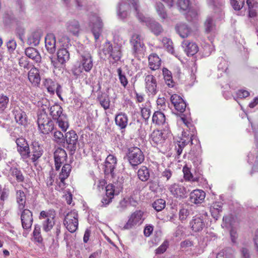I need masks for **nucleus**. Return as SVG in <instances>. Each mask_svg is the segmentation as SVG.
Listing matches in <instances>:
<instances>
[{"label":"nucleus","instance_id":"obj_1","mask_svg":"<svg viewBox=\"0 0 258 258\" xmlns=\"http://www.w3.org/2000/svg\"><path fill=\"white\" fill-rule=\"evenodd\" d=\"M79 57L77 61V65L73 70L75 76H78L84 71L89 73L93 67V59L90 52L87 50H79Z\"/></svg>","mask_w":258,"mask_h":258},{"label":"nucleus","instance_id":"obj_2","mask_svg":"<svg viewBox=\"0 0 258 258\" xmlns=\"http://www.w3.org/2000/svg\"><path fill=\"white\" fill-rule=\"evenodd\" d=\"M49 114L56 121L62 131L66 132L69 127L67 116L62 113V108L58 104H54L49 108Z\"/></svg>","mask_w":258,"mask_h":258},{"label":"nucleus","instance_id":"obj_3","mask_svg":"<svg viewBox=\"0 0 258 258\" xmlns=\"http://www.w3.org/2000/svg\"><path fill=\"white\" fill-rule=\"evenodd\" d=\"M37 122L39 131L44 135H48L54 130L53 121L45 112L38 114Z\"/></svg>","mask_w":258,"mask_h":258},{"label":"nucleus","instance_id":"obj_4","mask_svg":"<svg viewBox=\"0 0 258 258\" xmlns=\"http://www.w3.org/2000/svg\"><path fill=\"white\" fill-rule=\"evenodd\" d=\"M55 213L54 210L42 211L39 216V219L41 221L43 231L48 232L50 231L54 225V218Z\"/></svg>","mask_w":258,"mask_h":258},{"label":"nucleus","instance_id":"obj_5","mask_svg":"<svg viewBox=\"0 0 258 258\" xmlns=\"http://www.w3.org/2000/svg\"><path fill=\"white\" fill-rule=\"evenodd\" d=\"M139 7L138 10L135 11L136 13V16L141 22H143L149 27L151 31L156 35H160L163 31L162 26L157 22L151 19L149 17H146L142 13H139Z\"/></svg>","mask_w":258,"mask_h":258},{"label":"nucleus","instance_id":"obj_6","mask_svg":"<svg viewBox=\"0 0 258 258\" xmlns=\"http://www.w3.org/2000/svg\"><path fill=\"white\" fill-rule=\"evenodd\" d=\"M63 147L73 155L77 149L78 136L74 131H70L65 134Z\"/></svg>","mask_w":258,"mask_h":258},{"label":"nucleus","instance_id":"obj_7","mask_svg":"<svg viewBox=\"0 0 258 258\" xmlns=\"http://www.w3.org/2000/svg\"><path fill=\"white\" fill-rule=\"evenodd\" d=\"M127 156L130 164L133 166L141 164L145 159L143 152L138 147L130 148Z\"/></svg>","mask_w":258,"mask_h":258},{"label":"nucleus","instance_id":"obj_8","mask_svg":"<svg viewBox=\"0 0 258 258\" xmlns=\"http://www.w3.org/2000/svg\"><path fill=\"white\" fill-rule=\"evenodd\" d=\"M64 225L71 233L75 232L78 227V214L75 211H71L67 214L63 221Z\"/></svg>","mask_w":258,"mask_h":258},{"label":"nucleus","instance_id":"obj_9","mask_svg":"<svg viewBox=\"0 0 258 258\" xmlns=\"http://www.w3.org/2000/svg\"><path fill=\"white\" fill-rule=\"evenodd\" d=\"M89 21V26L91 28L95 39L97 40L102 32L103 23L100 18L96 14H91Z\"/></svg>","mask_w":258,"mask_h":258},{"label":"nucleus","instance_id":"obj_10","mask_svg":"<svg viewBox=\"0 0 258 258\" xmlns=\"http://www.w3.org/2000/svg\"><path fill=\"white\" fill-rule=\"evenodd\" d=\"M165 131H154L150 136V142L153 146L160 149L163 147L167 138L168 133H165Z\"/></svg>","mask_w":258,"mask_h":258},{"label":"nucleus","instance_id":"obj_11","mask_svg":"<svg viewBox=\"0 0 258 258\" xmlns=\"http://www.w3.org/2000/svg\"><path fill=\"white\" fill-rule=\"evenodd\" d=\"M15 142L17 146V151L23 160L31 157V150L25 138L23 137L17 138Z\"/></svg>","mask_w":258,"mask_h":258},{"label":"nucleus","instance_id":"obj_12","mask_svg":"<svg viewBox=\"0 0 258 258\" xmlns=\"http://www.w3.org/2000/svg\"><path fill=\"white\" fill-rule=\"evenodd\" d=\"M207 216V212H203L199 215L193 217L189 223L190 227L192 231L196 232L202 231L205 227V219Z\"/></svg>","mask_w":258,"mask_h":258},{"label":"nucleus","instance_id":"obj_13","mask_svg":"<svg viewBox=\"0 0 258 258\" xmlns=\"http://www.w3.org/2000/svg\"><path fill=\"white\" fill-rule=\"evenodd\" d=\"M70 59V53L66 48L59 49L57 52V59L51 58V63L55 68H59Z\"/></svg>","mask_w":258,"mask_h":258},{"label":"nucleus","instance_id":"obj_14","mask_svg":"<svg viewBox=\"0 0 258 258\" xmlns=\"http://www.w3.org/2000/svg\"><path fill=\"white\" fill-rule=\"evenodd\" d=\"M168 190L174 197L179 199L186 198L189 192V190H187L186 187L176 183L170 185Z\"/></svg>","mask_w":258,"mask_h":258},{"label":"nucleus","instance_id":"obj_15","mask_svg":"<svg viewBox=\"0 0 258 258\" xmlns=\"http://www.w3.org/2000/svg\"><path fill=\"white\" fill-rule=\"evenodd\" d=\"M19 211L21 212V221L23 228L26 230H30L33 223L32 212L27 209Z\"/></svg>","mask_w":258,"mask_h":258},{"label":"nucleus","instance_id":"obj_16","mask_svg":"<svg viewBox=\"0 0 258 258\" xmlns=\"http://www.w3.org/2000/svg\"><path fill=\"white\" fill-rule=\"evenodd\" d=\"M105 54H108L109 57L112 58L115 62L119 61L122 56L121 47L119 45L112 46L110 42L106 44L104 48Z\"/></svg>","mask_w":258,"mask_h":258},{"label":"nucleus","instance_id":"obj_17","mask_svg":"<svg viewBox=\"0 0 258 258\" xmlns=\"http://www.w3.org/2000/svg\"><path fill=\"white\" fill-rule=\"evenodd\" d=\"M143 214L141 211H137L134 212L129 218L127 223L124 225L123 229H131L136 225H140L143 222Z\"/></svg>","mask_w":258,"mask_h":258},{"label":"nucleus","instance_id":"obj_18","mask_svg":"<svg viewBox=\"0 0 258 258\" xmlns=\"http://www.w3.org/2000/svg\"><path fill=\"white\" fill-rule=\"evenodd\" d=\"M54 165L56 170H58L61 165L67 161V154L66 151L58 148L54 152Z\"/></svg>","mask_w":258,"mask_h":258},{"label":"nucleus","instance_id":"obj_19","mask_svg":"<svg viewBox=\"0 0 258 258\" xmlns=\"http://www.w3.org/2000/svg\"><path fill=\"white\" fill-rule=\"evenodd\" d=\"M117 164L116 157L111 154H109L106 158L104 165V173L105 175H110L111 177L114 175V170Z\"/></svg>","mask_w":258,"mask_h":258},{"label":"nucleus","instance_id":"obj_20","mask_svg":"<svg viewBox=\"0 0 258 258\" xmlns=\"http://www.w3.org/2000/svg\"><path fill=\"white\" fill-rule=\"evenodd\" d=\"M145 88L149 95H155L157 92V81L155 77L148 75L145 77Z\"/></svg>","mask_w":258,"mask_h":258},{"label":"nucleus","instance_id":"obj_21","mask_svg":"<svg viewBox=\"0 0 258 258\" xmlns=\"http://www.w3.org/2000/svg\"><path fill=\"white\" fill-rule=\"evenodd\" d=\"M31 158L33 162L37 161L42 155L43 150L40 144L36 141L32 142L31 145Z\"/></svg>","mask_w":258,"mask_h":258},{"label":"nucleus","instance_id":"obj_22","mask_svg":"<svg viewBox=\"0 0 258 258\" xmlns=\"http://www.w3.org/2000/svg\"><path fill=\"white\" fill-rule=\"evenodd\" d=\"M205 196L206 194L203 190H194L190 194L189 201L195 204H199L204 201Z\"/></svg>","mask_w":258,"mask_h":258},{"label":"nucleus","instance_id":"obj_23","mask_svg":"<svg viewBox=\"0 0 258 258\" xmlns=\"http://www.w3.org/2000/svg\"><path fill=\"white\" fill-rule=\"evenodd\" d=\"M181 120L185 124V125L188 128L187 130L188 133L186 132H183L182 133V136L185 137H188L191 140V144H193V141L195 139L196 136L195 134L196 133V130L195 127L191 124V123L188 122L184 116H181Z\"/></svg>","mask_w":258,"mask_h":258},{"label":"nucleus","instance_id":"obj_24","mask_svg":"<svg viewBox=\"0 0 258 258\" xmlns=\"http://www.w3.org/2000/svg\"><path fill=\"white\" fill-rule=\"evenodd\" d=\"M208 4L213 6L214 13H217L218 17L217 18L221 19L224 16V12L222 10L224 2L223 0H208Z\"/></svg>","mask_w":258,"mask_h":258},{"label":"nucleus","instance_id":"obj_25","mask_svg":"<svg viewBox=\"0 0 258 258\" xmlns=\"http://www.w3.org/2000/svg\"><path fill=\"white\" fill-rule=\"evenodd\" d=\"M182 45L184 47V51L188 56H192L199 51V47L196 43L184 40L182 42Z\"/></svg>","mask_w":258,"mask_h":258},{"label":"nucleus","instance_id":"obj_26","mask_svg":"<svg viewBox=\"0 0 258 258\" xmlns=\"http://www.w3.org/2000/svg\"><path fill=\"white\" fill-rule=\"evenodd\" d=\"M45 47L50 53H53L55 50L56 39L53 33L48 34L45 38Z\"/></svg>","mask_w":258,"mask_h":258},{"label":"nucleus","instance_id":"obj_27","mask_svg":"<svg viewBox=\"0 0 258 258\" xmlns=\"http://www.w3.org/2000/svg\"><path fill=\"white\" fill-rule=\"evenodd\" d=\"M116 124L120 128V129H124L128 123L127 115L123 112H120L116 115L115 118Z\"/></svg>","mask_w":258,"mask_h":258},{"label":"nucleus","instance_id":"obj_28","mask_svg":"<svg viewBox=\"0 0 258 258\" xmlns=\"http://www.w3.org/2000/svg\"><path fill=\"white\" fill-rule=\"evenodd\" d=\"M28 79L29 81L35 86L38 85L40 83V77L38 69L36 68L32 67L28 72Z\"/></svg>","mask_w":258,"mask_h":258},{"label":"nucleus","instance_id":"obj_29","mask_svg":"<svg viewBox=\"0 0 258 258\" xmlns=\"http://www.w3.org/2000/svg\"><path fill=\"white\" fill-rule=\"evenodd\" d=\"M131 43L133 46V49L135 52L140 50V49L144 46L141 36L138 34H135L132 36Z\"/></svg>","mask_w":258,"mask_h":258},{"label":"nucleus","instance_id":"obj_30","mask_svg":"<svg viewBox=\"0 0 258 258\" xmlns=\"http://www.w3.org/2000/svg\"><path fill=\"white\" fill-rule=\"evenodd\" d=\"M246 5L248 9V17L254 18L257 16L258 10V3L256 0H247Z\"/></svg>","mask_w":258,"mask_h":258},{"label":"nucleus","instance_id":"obj_31","mask_svg":"<svg viewBox=\"0 0 258 258\" xmlns=\"http://www.w3.org/2000/svg\"><path fill=\"white\" fill-rule=\"evenodd\" d=\"M150 68L153 71L158 69L160 66L161 60L157 54L153 53L150 54L148 58Z\"/></svg>","mask_w":258,"mask_h":258},{"label":"nucleus","instance_id":"obj_32","mask_svg":"<svg viewBox=\"0 0 258 258\" xmlns=\"http://www.w3.org/2000/svg\"><path fill=\"white\" fill-rule=\"evenodd\" d=\"M25 54L27 57L34 60L36 62H40L41 57L38 51L33 47H28L25 49Z\"/></svg>","mask_w":258,"mask_h":258},{"label":"nucleus","instance_id":"obj_33","mask_svg":"<svg viewBox=\"0 0 258 258\" xmlns=\"http://www.w3.org/2000/svg\"><path fill=\"white\" fill-rule=\"evenodd\" d=\"M223 204L221 202H215L213 203L210 208L212 216L216 220H218L221 216L220 213L222 211Z\"/></svg>","mask_w":258,"mask_h":258},{"label":"nucleus","instance_id":"obj_34","mask_svg":"<svg viewBox=\"0 0 258 258\" xmlns=\"http://www.w3.org/2000/svg\"><path fill=\"white\" fill-rule=\"evenodd\" d=\"M175 29L180 36L183 38L187 37L191 33L190 28L186 24L180 23L177 24Z\"/></svg>","mask_w":258,"mask_h":258},{"label":"nucleus","instance_id":"obj_35","mask_svg":"<svg viewBox=\"0 0 258 258\" xmlns=\"http://www.w3.org/2000/svg\"><path fill=\"white\" fill-rule=\"evenodd\" d=\"M67 31L73 35H77L80 31V24L78 21L72 20L68 21L66 25Z\"/></svg>","mask_w":258,"mask_h":258},{"label":"nucleus","instance_id":"obj_36","mask_svg":"<svg viewBox=\"0 0 258 258\" xmlns=\"http://www.w3.org/2000/svg\"><path fill=\"white\" fill-rule=\"evenodd\" d=\"M41 37V33L39 31H36L32 32L28 37V44L36 46L39 44Z\"/></svg>","mask_w":258,"mask_h":258},{"label":"nucleus","instance_id":"obj_37","mask_svg":"<svg viewBox=\"0 0 258 258\" xmlns=\"http://www.w3.org/2000/svg\"><path fill=\"white\" fill-rule=\"evenodd\" d=\"M183 172V177L186 181L195 182L199 181L200 178V175H192L191 173L190 169L186 166H184L182 169Z\"/></svg>","mask_w":258,"mask_h":258},{"label":"nucleus","instance_id":"obj_38","mask_svg":"<svg viewBox=\"0 0 258 258\" xmlns=\"http://www.w3.org/2000/svg\"><path fill=\"white\" fill-rule=\"evenodd\" d=\"M162 73L166 84L169 87H173L175 83L173 80L171 72L167 69L164 68L162 70Z\"/></svg>","mask_w":258,"mask_h":258},{"label":"nucleus","instance_id":"obj_39","mask_svg":"<svg viewBox=\"0 0 258 258\" xmlns=\"http://www.w3.org/2000/svg\"><path fill=\"white\" fill-rule=\"evenodd\" d=\"M155 8L159 17L163 20L168 18V15L165 10L164 6L161 2H157Z\"/></svg>","mask_w":258,"mask_h":258},{"label":"nucleus","instance_id":"obj_40","mask_svg":"<svg viewBox=\"0 0 258 258\" xmlns=\"http://www.w3.org/2000/svg\"><path fill=\"white\" fill-rule=\"evenodd\" d=\"M17 202L18 204V209H25L26 203V196L23 191L19 190L16 192Z\"/></svg>","mask_w":258,"mask_h":258},{"label":"nucleus","instance_id":"obj_41","mask_svg":"<svg viewBox=\"0 0 258 258\" xmlns=\"http://www.w3.org/2000/svg\"><path fill=\"white\" fill-rule=\"evenodd\" d=\"M15 118L17 123L21 125H25L27 123L26 114L21 110H16L14 111Z\"/></svg>","mask_w":258,"mask_h":258},{"label":"nucleus","instance_id":"obj_42","mask_svg":"<svg viewBox=\"0 0 258 258\" xmlns=\"http://www.w3.org/2000/svg\"><path fill=\"white\" fill-rule=\"evenodd\" d=\"M216 25L213 18L208 16L204 23L205 32L209 33L213 32L215 29Z\"/></svg>","mask_w":258,"mask_h":258},{"label":"nucleus","instance_id":"obj_43","mask_svg":"<svg viewBox=\"0 0 258 258\" xmlns=\"http://www.w3.org/2000/svg\"><path fill=\"white\" fill-rule=\"evenodd\" d=\"M165 116L164 113L161 111H156L152 117V121L158 125L165 124Z\"/></svg>","mask_w":258,"mask_h":258},{"label":"nucleus","instance_id":"obj_44","mask_svg":"<svg viewBox=\"0 0 258 258\" xmlns=\"http://www.w3.org/2000/svg\"><path fill=\"white\" fill-rule=\"evenodd\" d=\"M71 171V166L69 164H64L61 169V171L59 174V179L61 182L63 183L64 180L67 179Z\"/></svg>","mask_w":258,"mask_h":258},{"label":"nucleus","instance_id":"obj_45","mask_svg":"<svg viewBox=\"0 0 258 258\" xmlns=\"http://www.w3.org/2000/svg\"><path fill=\"white\" fill-rule=\"evenodd\" d=\"M138 176L142 181H147L150 177L149 169L146 166H142L138 171Z\"/></svg>","mask_w":258,"mask_h":258},{"label":"nucleus","instance_id":"obj_46","mask_svg":"<svg viewBox=\"0 0 258 258\" xmlns=\"http://www.w3.org/2000/svg\"><path fill=\"white\" fill-rule=\"evenodd\" d=\"M191 210L187 207H181V209L179 211L178 213V217L179 220L181 222H184L188 218V217L190 215Z\"/></svg>","mask_w":258,"mask_h":258},{"label":"nucleus","instance_id":"obj_47","mask_svg":"<svg viewBox=\"0 0 258 258\" xmlns=\"http://www.w3.org/2000/svg\"><path fill=\"white\" fill-rule=\"evenodd\" d=\"M33 239L35 242L42 243L43 238L41 235V229L39 225H35L33 232Z\"/></svg>","mask_w":258,"mask_h":258},{"label":"nucleus","instance_id":"obj_48","mask_svg":"<svg viewBox=\"0 0 258 258\" xmlns=\"http://www.w3.org/2000/svg\"><path fill=\"white\" fill-rule=\"evenodd\" d=\"M117 73L121 85L124 88H126L128 82L124 73H122V69H121V68H119L117 69Z\"/></svg>","mask_w":258,"mask_h":258},{"label":"nucleus","instance_id":"obj_49","mask_svg":"<svg viewBox=\"0 0 258 258\" xmlns=\"http://www.w3.org/2000/svg\"><path fill=\"white\" fill-rule=\"evenodd\" d=\"M166 206V202L165 200L159 199L156 200L153 204V208L157 212H159L164 209Z\"/></svg>","mask_w":258,"mask_h":258},{"label":"nucleus","instance_id":"obj_50","mask_svg":"<svg viewBox=\"0 0 258 258\" xmlns=\"http://www.w3.org/2000/svg\"><path fill=\"white\" fill-rule=\"evenodd\" d=\"M12 176H15L18 182H23L24 177L20 170L15 167H12L10 169Z\"/></svg>","mask_w":258,"mask_h":258},{"label":"nucleus","instance_id":"obj_51","mask_svg":"<svg viewBox=\"0 0 258 258\" xmlns=\"http://www.w3.org/2000/svg\"><path fill=\"white\" fill-rule=\"evenodd\" d=\"M162 43L164 47L169 52L172 54L173 53L174 48L172 45V42L170 39L167 37H163L162 39Z\"/></svg>","mask_w":258,"mask_h":258},{"label":"nucleus","instance_id":"obj_52","mask_svg":"<svg viewBox=\"0 0 258 258\" xmlns=\"http://www.w3.org/2000/svg\"><path fill=\"white\" fill-rule=\"evenodd\" d=\"M9 102V98L6 95H0V113H2L7 107Z\"/></svg>","mask_w":258,"mask_h":258},{"label":"nucleus","instance_id":"obj_53","mask_svg":"<svg viewBox=\"0 0 258 258\" xmlns=\"http://www.w3.org/2000/svg\"><path fill=\"white\" fill-rule=\"evenodd\" d=\"M56 83L50 79H46L44 82V86L47 88L49 92L54 94Z\"/></svg>","mask_w":258,"mask_h":258},{"label":"nucleus","instance_id":"obj_54","mask_svg":"<svg viewBox=\"0 0 258 258\" xmlns=\"http://www.w3.org/2000/svg\"><path fill=\"white\" fill-rule=\"evenodd\" d=\"M231 5L235 10H240L244 5V0H230Z\"/></svg>","mask_w":258,"mask_h":258},{"label":"nucleus","instance_id":"obj_55","mask_svg":"<svg viewBox=\"0 0 258 258\" xmlns=\"http://www.w3.org/2000/svg\"><path fill=\"white\" fill-rule=\"evenodd\" d=\"M19 64L21 68L28 70L31 69L32 65L29 63L27 58L25 57H21L19 60Z\"/></svg>","mask_w":258,"mask_h":258},{"label":"nucleus","instance_id":"obj_56","mask_svg":"<svg viewBox=\"0 0 258 258\" xmlns=\"http://www.w3.org/2000/svg\"><path fill=\"white\" fill-rule=\"evenodd\" d=\"M17 12L20 17H23L25 15V8L23 2L19 0L17 3Z\"/></svg>","mask_w":258,"mask_h":258},{"label":"nucleus","instance_id":"obj_57","mask_svg":"<svg viewBox=\"0 0 258 258\" xmlns=\"http://www.w3.org/2000/svg\"><path fill=\"white\" fill-rule=\"evenodd\" d=\"M100 104L105 110L109 108L110 100L107 96H102L99 98Z\"/></svg>","mask_w":258,"mask_h":258},{"label":"nucleus","instance_id":"obj_58","mask_svg":"<svg viewBox=\"0 0 258 258\" xmlns=\"http://www.w3.org/2000/svg\"><path fill=\"white\" fill-rule=\"evenodd\" d=\"M53 138L54 141L57 143L64 142V136L60 131H55L53 133Z\"/></svg>","mask_w":258,"mask_h":258},{"label":"nucleus","instance_id":"obj_59","mask_svg":"<svg viewBox=\"0 0 258 258\" xmlns=\"http://www.w3.org/2000/svg\"><path fill=\"white\" fill-rule=\"evenodd\" d=\"M177 5L180 10L186 11L188 9L189 6V0H178Z\"/></svg>","mask_w":258,"mask_h":258},{"label":"nucleus","instance_id":"obj_60","mask_svg":"<svg viewBox=\"0 0 258 258\" xmlns=\"http://www.w3.org/2000/svg\"><path fill=\"white\" fill-rule=\"evenodd\" d=\"M228 250H230L229 249L221 251L217 255L216 258H233V255L231 253L228 252Z\"/></svg>","mask_w":258,"mask_h":258},{"label":"nucleus","instance_id":"obj_61","mask_svg":"<svg viewBox=\"0 0 258 258\" xmlns=\"http://www.w3.org/2000/svg\"><path fill=\"white\" fill-rule=\"evenodd\" d=\"M170 100L174 106L177 104L178 102H181L184 101L180 96L176 94H173L171 96Z\"/></svg>","mask_w":258,"mask_h":258},{"label":"nucleus","instance_id":"obj_62","mask_svg":"<svg viewBox=\"0 0 258 258\" xmlns=\"http://www.w3.org/2000/svg\"><path fill=\"white\" fill-rule=\"evenodd\" d=\"M167 245L168 242L167 241L164 242L158 248L156 249V254H160L164 253L167 248Z\"/></svg>","mask_w":258,"mask_h":258},{"label":"nucleus","instance_id":"obj_63","mask_svg":"<svg viewBox=\"0 0 258 258\" xmlns=\"http://www.w3.org/2000/svg\"><path fill=\"white\" fill-rule=\"evenodd\" d=\"M189 142L191 143V140H190V138L189 137L187 136L186 137L183 136V138L181 139L180 141L178 142L177 145L183 149Z\"/></svg>","mask_w":258,"mask_h":258},{"label":"nucleus","instance_id":"obj_64","mask_svg":"<svg viewBox=\"0 0 258 258\" xmlns=\"http://www.w3.org/2000/svg\"><path fill=\"white\" fill-rule=\"evenodd\" d=\"M186 104L184 101L178 102L177 104L174 106L175 109L180 112H183L185 111Z\"/></svg>","mask_w":258,"mask_h":258}]
</instances>
